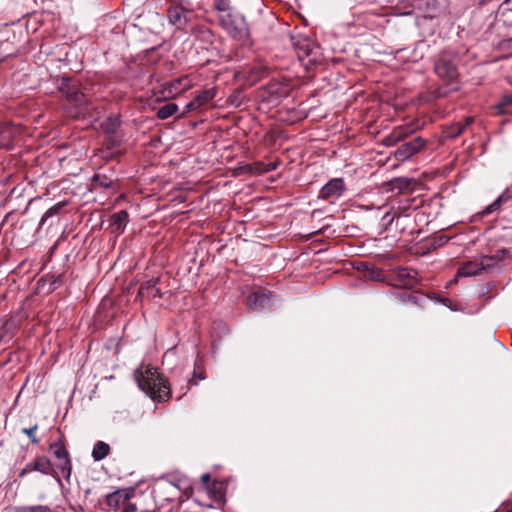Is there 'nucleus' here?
<instances>
[{"label":"nucleus","instance_id":"5701e85b","mask_svg":"<svg viewBox=\"0 0 512 512\" xmlns=\"http://www.w3.org/2000/svg\"><path fill=\"white\" fill-rule=\"evenodd\" d=\"M213 7L221 14H231L230 0H213Z\"/></svg>","mask_w":512,"mask_h":512},{"label":"nucleus","instance_id":"aec40b11","mask_svg":"<svg viewBox=\"0 0 512 512\" xmlns=\"http://www.w3.org/2000/svg\"><path fill=\"white\" fill-rule=\"evenodd\" d=\"M177 111L178 106L175 103H168L158 110L157 117L159 119L165 120L173 116Z\"/></svg>","mask_w":512,"mask_h":512},{"label":"nucleus","instance_id":"72a5a7b5","mask_svg":"<svg viewBox=\"0 0 512 512\" xmlns=\"http://www.w3.org/2000/svg\"><path fill=\"white\" fill-rule=\"evenodd\" d=\"M503 105H512V95H504L502 99Z\"/></svg>","mask_w":512,"mask_h":512},{"label":"nucleus","instance_id":"a878e982","mask_svg":"<svg viewBox=\"0 0 512 512\" xmlns=\"http://www.w3.org/2000/svg\"><path fill=\"white\" fill-rule=\"evenodd\" d=\"M37 429H38V426L34 425L33 427H30V428H23L21 431L23 434L27 435L30 438L32 443L37 444L39 442V440L35 436V431Z\"/></svg>","mask_w":512,"mask_h":512},{"label":"nucleus","instance_id":"4be33fe9","mask_svg":"<svg viewBox=\"0 0 512 512\" xmlns=\"http://www.w3.org/2000/svg\"><path fill=\"white\" fill-rule=\"evenodd\" d=\"M215 95H216V91L214 89H206V90L202 91L201 93H199L195 97V99L197 100L198 105H200V107H202L203 105L210 102L215 97Z\"/></svg>","mask_w":512,"mask_h":512},{"label":"nucleus","instance_id":"9d476101","mask_svg":"<svg viewBox=\"0 0 512 512\" xmlns=\"http://www.w3.org/2000/svg\"><path fill=\"white\" fill-rule=\"evenodd\" d=\"M344 190V181L341 178H334L322 187L319 197L322 199L339 198Z\"/></svg>","mask_w":512,"mask_h":512},{"label":"nucleus","instance_id":"393cba45","mask_svg":"<svg viewBox=\"0 0 512 512\" xmlns=\"http://www.w3.org/2000/svg\"><path fill=\"white\" fill-rule=\"evenodd\" d=\"M93 184L95 186H100V187H104V188H109L112 186L113 184V181L108 178L107 176L105 175H101V174H96L94 177H93Z\"/></svg>","mask_w":512,"mask_h":512},{"label":"nucleus","instance_id":"2eb2a0df","mask_svg":"<svg viewBox=\"0 0 512 512\" xmlns=\"http://www.w3.org/2000/svg\"><path fill=\"white\" fill-rule=\"evenodd\" d=\"M159 279L158 278H152L143 284H141L138 297L140 298H156L161 296L160 290L156 287Z\"/></svg>","mask_w":512,"mask_h":512},{"label":"nucleus","instance_id":"f3484780","mask_svg":"<svg viewBox=\"0 0 512 512\" xmlns=\"http://www.w3.org/2000/svg\"><path fill=\"white\" fill-rule=\"evenodd\" d=\"M483 265L476 262L464 263L458 270L459 276H472L479 274L483 270Z\"/></svg>","mask_w":512,"mask_h":512},{"label":"nucleus","instance_id":"2f4dec72","mask_svg":"<svg viewBox=\"0 0 512 512\" xmlns=\"http://www.w3.org/2000/svg\"><path fill=\"white\" fill-rule=\"evenodd\" d=\"M410 200H407L404 203H400L397 207L396 213L401 214L409 208Z\"/></svg>","mask_w":512,"mask_h":512},{"label":"nucleus","instance_id":"bb28decb","mask_svg":"<svg viewBox=\"0 0 512 512\" xmlns=\"http://www.w3.org/2000/svg\"><path fill=\"white\" fill-rule=\"evenodd\" d=\"M158 490L168 494H173V492H177L178 488L173 483L165 482L158 486Z\"/></svg>","mask_w":512,"mask_h":512},{"label":"nucleus","instance_id":"dca6fc26","mask_svg":"<svg viewBox=\"0 0 512 512\" xmlns=\"http://www.w3.org/2000/svg\"><path fill=\"white\" fill-rule=\"evenodd\" d=\"M128 223V213L125 210L118 211L111 216V225L115 231H123Z\"/></svg>","mask_w":512,"mask_h":512},{"label":"nucleus","instance_id":"1a4fd4ad","mask_svg":"<svg viewBox=\"0 0 512 512\" xmlns=\"http://www.w3.org/2000/svg\"><path fill=\"white\" fill-rule=\"evenodd\" d=\"M59 89L64 93L70 102L82 105L86 103L85 95L78 90L77 84L70 79L63 78Z\"/></svg>","mask_w":512,"mask_h":512},{"label":"nucleus","instance_id":"c756f323","mask_svg":"<svg viewBox=\"0 0 512 512\" xmlns=\"http://www.w3.org/2000/svg\"><path fill=\"white\" fill-rule=\"evenodd\" d=\"M32 471H35V468H34V465H33V462L31 463H28L20 472L19 474V477H23L24 475L32 472Z\"/></svg>","mask_w":512,"mask_h":512},{"label":"nucleus","instance_id":"423d86ee","mask_svg":"<svg viewBox=\"0 0 512 512\" xmlns=\"http://www.w3.org/2000/svg\"><path fill=\"white\" fill-rule=\"evenodd\" d=\"M167 17L172 25L181 29L192 20L194 12L191 9L184 7L182 4H174L168 9Z\"/></svg>","mask_w":512,"mask_h":512},{"label":"nucleus","instance_id":"473e14b6","mask_svg":"<svg viewBox=\"0 0 512 512\" xmlns=\"http://www.w3.org/2000/svg\"><path fill=\"white\" fill-rule=\"evenodd\" d=\"M116 125H117V122L115 120H110L109 126H108V124L105 125V130L107 132H114L116 129Z\"/></svg>","mask_w":512,"mask_h":512},{"label":"nucleus","instance_id":"c9c22d12","mask_svg":"<svg viewBox=\"0 0 512 512\" xmlns=\"http://www.w3.org/2000/svg\"><path fill=\"white\" fill-rule=\"evenodd\" d=\"M356 2L360 3V4H364V3H370L372 2V0H355Z\"/></svg>","mask_w":512,"mask_h":512},{"label":"nucleus","instance_id":"7c9ffc66","mask_svg":"<svg viewBox=\"0 0 512 512\" xmlns=\"http://www.w3.org/2000/svg\"><path fill=\"white\" fill-rule=\"evenodd\" d=\"M199 108H200V105H198V102H197V100L195 98L186 105V110L187 111H192V110H196V109H199Z\"/></svg>","mask_w":512,"mask_h":512},{"label":"nucleus","instance_id":"20e7f679","mask_svg":"<svg viewBox=\"0 0 512 512\" xmlns=\"http://www.w3.org/2000/svg\"><path fill=\"white\" fill-rule=\"evenodd\" d=\"M436 74L445 82L451 83L458 77L456 56L450 52H442L435 62Z\"/></svg>","mask_w":512,"mask_h":512},{"label":"nucleus","instance_id":"412c9836","mask_svg":"<svg viewBox=\"0 0 512 512\" xmlns=\"http://www.w3.org/2000/svg\"><path fill=\"white\" fill-rule=\"evenodd\" d=\"M35 471L43 474H49L51 471V463L46 457H39L33 462Z\"/></svg>","mask_w":512,"mask_h":512},{"label":"nucleus","instance_id":"f03ea898","mask_svg":"<svg viewBox=\"0 0 512 512\" xmlns=\"http://www.w3.org/2000/svg\"><path fill=\"white\" fill-rule=\"evenodd\" d=\"M219 22L233 39L242 43L249 40V28L242 15L235 13L221 14L219 15Z\"/></svg>","mask_w":512,"mask_h":512},{"label":"nucleus","instance_id":"ddd939ff","mask_svg":"<svg viewBox=\"0 0 512 512\" xmlns=\"http://www.w3.org/2000/svg\"><path fill=\"white\" fill-rule=\"evenodd\" d=\"M271 293L266 291H256L247 297V305L250 309H263L270 302Z\"/></svg>","mask_w":512,"mask_h":512},{"label":"nucleus","instance_id":"4468645a","mask_svg":"<svg viewBox=\"0 0 512 512\" xmlns=\"http://www.w3.org/2000/svg\"><path fill=\"white\" fill-rule=\"evenodd\" d=\"M294 47L297 52L298 58L301 60L311 57L315 49L314 43L308 38H298L294 42Z\"/></svg>","mask_w":512,"mask_h":512},{"label":"nucleus","instance_id":"39448f33","mask_svg":"<svg viewBox=\"0 0 512 512\" xmlns=\"http://www.w3.org/2000/svg\"><path fill=\"white\" fill-rule=\"evenodd\" d=\"M135 492L132 489H121L107 495L106 502L109 508L120 512H135L137 506L132 502Z\"/></svg>","mask_w":512,"mask_h":512},{"label":"nucleus","instance_id":"e433bc0d","mask_svg":"<svg viewBox=\"0 0 512 512\" xmlns=\"http://www.w3.org/2000/svg\"><path fill=\"white\" fill-rule=\"evenodd\" d=\"M198 377L199 379H204V376H202L201 374H198Z\"/></svg>","mask_w":512,"mask_h":512},{"label":"nucleus","instance_id":"f8f14e48","mask_svg":"<svg viewBox=\"0 0 512 512\" xmlns=\"http://www.w3.org/2000/svg\"><path fill=\"white\" fill-rule=\"evenodd\" d=\"M192 87V82L188 77H180L165 84L167 96L174 97Z\"/></svg>","mask_w":512,"mask_h":512},{"label":"nucleus","instance_id":"f704fd0d","mask_svg":"<svg viewBox=\"0 0 512 512\" xmlns=\"http://www.w3.org/2000/svg\"><path fill=\"white\" fill-rule=\"evenodd\" d=\"M473 121V118L469 117L465 120V123L462 125V127L459 129L458 134L463 131V129L467 126H469Z\"/></svg>","mask_w":512,"mask_h":512},{"label":"nucleus","instance_id":"b1692460","mask_svg":"<svg viewBox=\"0 0 512 512\" xmlns=\"http://www.w3.org/2000/svg\"><path fill=\"white\" fill-rule=\"evenodd\" d=\"M410 180L407 178H396L390 182L391 190H398L399 192H403L407 190L410 186Z\"/></svg>","mask_w":512,"mask_h":512},{"label":"nucleus","instance_id":"6e6552de","mask_svg":"<svg viewBox=\"0 0 512 512\" xmlns=\"http://www.w3.org/2000/svg\"><path fill=\"white\" fill-rule=\"evenodd\" d=\"M50 449L52 450L55 457L59 460L58 467L60 468L63 476L66 479H69L72 466L67 449L61 442L51 444Z\"/></svg>","mask_w":512,"mask_h":512},{"label":"nucleus","instance_id":"a211bd4d","mask_svg":"<svg viewBox=\"0 0 512 512\" xmlns=\"http://www.w3.org/2000/svg\"><path fill=\"white\" fill-rule=\"evenodd\" d=\"M110 452V446L103 441H97L92 450V457L95 461H101Z\"/></svg>","mask_w":512,"mask_h":512},{"label":"nucleus","instance_id":"6ab92c4d","mask_svg":"<svg viewBox=\"0 0 512 512\" xmlns=\"http://www.w3.org/2000/svg\"><path fill=\"white\" fill-rule=\"evenodd\" d=\"M410 133V129L407 127L399 126L395 128L392 133L386 138L387 144H395L396 142L402 140Z\"/></svg>","mask_w":512,"mask_h":512},{"label":"nucleus","instance_id":"cd10ccee","mask_svg":"<svg viewBox=\"0 0 512 512\" xmlns=\"http://www.w3.org/2000/svg\"><path fill=\"white\" fill-rule=\"evenodd\" d=\"M59 212V207L53 206L49 208L42 216L40 220V225H44V223L48 220V218L56 215Z\"/></svg>","mask_w":512,"mask_h":512},{"label":"nucleus","instance_id":"7ed1b4c3","mask_svg":"<svg viewBox=\"0 0 512 512\" xmlns=\"http://www.w3.org/2000/svg\"><path fill=\"white\" fill-rule=\"evenodd\" d=\"M202 482L206 485L202 494L206 496L209 501L202 502L199 500V504L203 507L220 510L223 509L225 504V495H224V485L222 482H213L211 486H209L210 475L203 474L201 476Z\"/></svg>","mask_w":512,"mask_h":512},{"label":"nucleus","instance_id":"9b49d317","mask_svg":"<svg viewBox=\"0 0 512 512\" xmlns=\"http://www.w3.org/2000/svg\"><path fill=\"white\" fill-rule=\"evenodd\" d=\"M395 279L399 286L413 288L418 282V273L413 269L399 268L395 271Z\"/></svg>","mask_w":512,"mask_h":512},{"label":"nucleus","instance_id":"f257e3e1","mask_svg":"<svg viewBox=\"0 0 512 512\" xmlns=\"http://www.w3.org/2000/svg\"><path fill=\"white\" fill-rule=\"evenodd\" d=\"M138 387L153 400L162 401L170 395L167 381L149 364H141L134 372Z\"/></svg>","mask_w":512,"mask_h":512},{"label":"nucleus","instance_id":"0eeeda50","mask_svg":"<svg viewBox=\"0 0 512 512\" xmlns=\"http://www.w3.org/2000/svg\"><path fill=\"white\" fill-rule=\"evenodd\" d=\"M425 145V140L421 137H416L411 141L401 144L395 151V158L398 161H406L413 155L418 153Z\"/></svg>","mask_w":512,"mask_h":512},{"label":"nucleus","instance_id":"c85d7f7f","mask_svg":"<svg viewBox=\"0 0 512 512\" xmlns=\"http://www.w3.org/2000/svg\"><path fill=\"white\" fill-rule=\"evenodd\" d=\"M502 203V197H498L492 204H490L486 208V213H492L493 211L497 210Z\"/></svg>","mask_w":512,"mask_h":512}]
</instances>
